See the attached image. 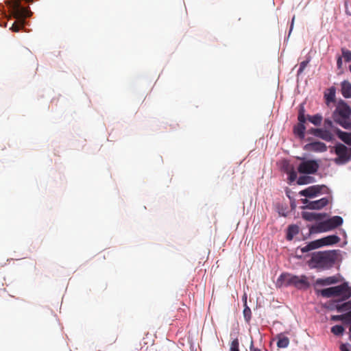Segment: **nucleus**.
<instances>
[{
	"label": "nucleus",
	"instance_id": "1",
	"mask_svg": "<svg viewBox=\"0 0 351 351\" xmlns=\"http://www.w3.org/2000/svg\"><path fill=\"white\" fill-rule=\"evenodd\" d=\"M337 258L335 250L319 251L313 252L308 261L311 268L317 269H328L333 267Z\"/></svg>",
	"mask_w": 351,
	"mask_h": 351
},
{
	"label": "nucleus",
	"instance_id": "2",
	"mask_svg": "<svg viewBox=\"0 0 351 351\" xmlns=\"http://www.w3.org/2000/svg\"><path fill=\"white\" fill-rule=\"evenodd\" d=\"M10 8L17 22H14L10 29L14 32H18L25 23V19L32 16V12L28 8H24L21 4V0H13L10 3Z\"/></svg>",
	"mask_w": 351,
	"mask_h": 351
},
{
	"label": "nucleus",
	"instance_id": "3",
	"mask_svg": "<svg viewBox=\"0 0 351 351\" xmlns=\"http://www.w3.org/2000/svg\"><path fill=\"white\" fill-rule=\"evenodd\" d=\"M351 108L344 101L338 104L333 112L332 118L334 121L345 129H351Z\"/></svg>",
	"mask_w": 351,
	"mask_h": 351
},
{
	"label": "nucleus",
	"instance_id": "4",
	"mask_svg": "<svg viewBox=\"0 0 351 351\" xmlns=\"http://www.w3.org/2000/svg\"><path fill=\"white\" fill-rule=\"evenodd\" d=\"M319 293L324 298L340 297L339 301H344L351 297V287L345 282L340 285L332 287L319 291Z\"/></svg>",
	"mask_w": 351,
	"mask_h": 351
},
{
	"label": "nucleus",
	"instance_id": "5",
	"mask_svg": "<svg viewBox=\"0 0 351 351\" xmlns=\"http://www.w3.org/2000/svg\"><path fill=\"white\" fill-rule=\"evenodd\" d=\"M343 221L341 217L334 216L327 220L318 223L315 226H312L310 228V232L313 233L328 232L340 226Z\"/></svg>",
	"mask_w": 351,
	"mask_h": 351
},
{
	"label": "nucleus",
	"instance_id": "6",
	"mask_svg": "<svg viewBox=\"0 0 351 351\" xmlns=\"http://www.w3.org/2000/svg\"><path fill=\"white\" fill-rule=\"evenodd\" d=\"M298 159L303 160L298 167V171L299 173L303 174H314L318 171L319 165L317 161L315 160H305L300 157H298Z\"/></svg>",
	"mask_w": 351,
	"mask_h": 351
},
{
	"label": "nucleus",
	"instance_id": "7",
	"mask_svg": "<svg viewBox=\"0 0 351 351\" xmlns=\"http://www.w3.org/2000/svg\"><path fill=\"white\" fill-rule=\"evenodd\" d=\"M326 189V186L324 185H313L300 191L299 194L301 196L311 199L319 195L322 193L323 189Z\"/></svg>",
	"mask_w": 351,
	"mask_h": 351
},
{
	"label": "nucleus",
	"instance_id": "8",
	"mask_svg": "<svg viewBox=\"0 0 351 351\" xmlns=\"http://www.w3.org/2000/svg\"><path fill=\"white\" fill-rule=\"evenodd\" d=\"M335 153L339 156V158L336 159L337 162L338 160H340L342 163H346L350 159L347 147L341 143H339L335 146Z\"/></svg>",
	"mask_w": 351,
	"mask_h": 351
},
{
	"label": "nucleus",
	"instance_id": "9",
	"mask_svg": "<svg viewBox=\"0 0 351 351\" xmlns=\"http://www.w3.org/2000/svg\"><path fill=\"white\" fill-rule=\"evenodd\" d=\"M329 202L328 197H323L315 201H311V203L308 206H304L302 207V209L309 210H320L327 206Z\"/></svg>",
	"mask_w": 351,
	"mask_h": 351
},
{
	"label": "nucleus",
	"instance_id": "10",
	"mask_svg": "<svg viewBox=\"0 0 351 351\" xmlns=\"http://www.w3.org/2000/svg\"><path fill=\"white\" fill-rule=\"evenodd\" d=\"M291 285L298 289H306L310 286V284L308 282L307 277L306 276L302 275L298 276L293 275Z\"/></svg>",
	"mask_w": 351,
	"mask_h": 351
},
{
	"label": "nucleus",
	"instance_id": "11",
	"mask_svg": "<svg viewBox=\"0 0 351 351\" xmlns=\"http://www.w3.org/2000/svg\"><path fill=\"white\" fill-rule=\"evenodd\" d=\"M293 275L285 273L282 274L277 280V285L279 287H288L292 285Z\"/></svg>",
	"mask_w": 351,
	"mask_h": 351
},
{
	"label": "nucleus",
	"instance_id": "12",
	"mask_svg": "<svg viewBox=\"0 0 351 351\" xmlns=\"http://www.w3.org/2000/svg\"><path fill=\"white\" fill-rule=\"evenodd\" d=\"M326 216L325 213H315L311 212H302V217L308 221H320Z\"/></svg>",
	"mask_w": 351,
	"mask_h": 351
},
{
	"label": "nucleus",
	"instance_id": "13",
	"mask_svg": "<svg viewBox=\"0 0 351 351\" xmlns=\"http://www.w3.org/2000/svg\"><path fill=\"white\" fill-rule=\"evenodd\" d=\"M306 147L316 152H324L327 150L326 145L319 141L308 143L306 145Z\"/></svg>",
	"mask_w": 351,
	"mask_h": 351
},
{
	"label": "nucleus",
	"instance_id": "14",
	"mask_svg": "<svg viewBox=\"0 0 351 351\" xmlns=\"http://www.w3.org/2000/svg\"><path fill=\"white\" fill-rule=\"evenodd\" d=\"M323 246H324V244L322 242V239H317V240H315L313 241L308 243L306 246H304V247H302L301 249V251H302V252L305 253L308 251H311V250H315V249H317V248H319V247H321Z\"/></svg>",
	"mask_w": 351,
	"mask_h": 351
},
{
	"label": "nucleus",
	"instance_id": "15",
	"mask_svg": "<svg viewBox=\"0 0 351 351\" xmlns=\"http://www.w3.org/2000/svg\"><path fill=\"white\" fill-rule=\"evenodd\" d=\"M339 282V279L337 276H329L325 278H317L316 280V285L326 286L330 285L336 284Z\"/></svg>",
	"mask_w": 351,
	"mask_h": 351
},
{
	"label": "nucleus",
	"instance_id": "16",
	"mask_svg": "<svg viewBox=\"0 0 351 351\" xmlns=\"http://www.w3.org/2000/svg\"><path fill=\"white\" fill-rule=\"evenodd\" d=\"M341 92L343 97L351 98V83L344 80L341 83Z\"/></svg>",
	"mask_w": 351,
	"mask_h": 351
},
{
	"label": "nucleus",
	"instance_id": "17",
	"mask_svg": "<svg viewBox=\"0 0 351 351\" xmlns=\"http://www.w3.org/2000/svg\"><path fill=\"white\" fill-rule=\"evenodd\" d=\"M277 347L278 348H286L289 345V339L285 337L282 333H280L276 336Z\"/></svg>",
	"mask_w": 351,
	"mask_h": 351
},
{
	"label": "nucleus",
	"instance_id": "18",
	"mask_svg": "<svg viewBox=\"0 0 351 351\" xmlns=\"http://www.w3.org/2000/svg\"><path fill=\"white\" fill-rule=\"evenodd\" d=\"M336 134H337L338 137L343 141L345 143H346L348 145H351V132L348 133L346 132H343L339 128L335 129Z\"/></svg>",
	"mask_w": 351,
	"mask_h": 351
},
{
	"label": "nucleus",
	"instance_id": "19",
	"mask_svg": "<svg viewBox=\"0 0 351 351\" xmlns=\"http://www.w3.org/2000/svg\"><path fill=\"white\" fill-rule=\"evenodd\" d=\"M316 132L318 133L317 137L321 138L326 141L330 142L333 139V135L332 133L326 129L320 128L319 130H316Z\"/></svg>",
	"mask_w": 351,
	"mask_h": 351
},
{
	"label": "nucleus",
	"instance_id": "20",
	"mask_svg": "<svg viewBox=\"0 0 351 351\" xmlns=\"http://www.w3.org/2000/svg\"><path fill=\"white\" fill-rule=\"evenodd\" d=\"M324 246L332 245L339 242L340 238L337 235H329L322 238Z\"/></svg>",
	"mask_w": 351,
	"mask_h": 351
},
{
	"label": "nucleus",
	"instance_id": "21",
	"mask_svg": "<svg viewBox=\"0 0 351 351\" xmlns=\"http://www.w3.org/2000/svg\"><path fill=\"white\" fill-rule=\"evenodd\" d=\"M299 233V227L296 225H291L288 227L287 239L291 241L293 237Z\"/></svg>",
	"mask_w": 351,
	"mask_h": 351
},
{
	"label": "nucleus",
	"instance_id": "22",
	"mask_svg": "<svg viewBox=\"0 0 351 351\" xmlns=\"http://www.w3.org/2000/svg\"><path fill=\"white\" fill-rule=\"evenodd\" d=\"M305 130H306V127L302 123H298V125H295L293 129V132H294L295 134H296L300 138H304Z\"/></svg>",
	"mask_w": 351,
	"mask_h": 351
},
{
	"label": "nucleus",
	"instance_id": "23",
	"mask_svg": "<svg viewBox=\"0 0 351 351\" xmlns=\"http://www.w3.org/2000/svg\"><path fill=\"white\" fill-rule=\"evenodd\" d=\"M308 120L312 123L313 125L318 126L321 125L322 121V116L319 114H316L315 115L311 116L308 115Z\"/></svg>",
	"mask_w": 351,
	"mask_h": 351
},
{
	"label": "nucleus",
	"instance_id": "24",
	"mask_svg": "<svg viewBox=\"0 0 351 351\" xmlns=\"http://www.w3.org/2000/svg\"><path fill=\"white\" fill-rule=\"evenodd\" d=\"M313 182H314V178L311 176H300L297 180V183L299 185L307 184L309 183H312Z\"/></svg>",
	"mask_w": 351,
	"mask_h": 351
},
{
	"label": "nucleus",
	"instance_id": "25",
	"mask_svg": "<svg viewBox=\"0 0 351 351\" xmlns=\"http://www.w3.org/2000/svg\"><path fill=\"white\" fill-rule=\"evenodd\" d=\"M336 309L338 312H344L351 310V301L344 302L341 304H337Z\"/></svg>",
	"mask_w": 351,
	"mask_h": 351
},
{
	"label": "nucleus",
	"instance_id": "26",
	"mask_svg": "<svg viewBox=\"0 0 351 351\" xmlns=\"http://www.w3.org/2000/svg\"><path fill=\"white\" fill-rule=\"evenodd\" d=\"M344 331V328L341 325H335L331 328V332L335 335H341Z\"/></svg>",
	"mask_w": 351,
	"mask_h": 351
},
{
	"label": "nucleus",
	"instance_id": "27",
	"mask_svg": "<svg viewBox=\"0 0 351 351\" xmlns=\"http://www.w3.org/2000/svg\"><path fill=\"white\" fill-rule=\"evenodd\" d=\"M245 308L243 309V316L245 318V320L247 322H250L252 317V311L250 307L247 306L246 304H245Z\"/></svg>",
	"mask_w": 351,
	"mask_h": 351
},
{
	"label": "nucleus",
	"instance_id": "28",
	"mask_svg": "<svg viewBox=\"0 0 351 351\" xmlns=\"http://www.w3.org/2000/svg\"><path fill=\"white\" fill-rule=\"evenodd\" d=\"M342 56L346 62L351 61V51L345 48L341 49Z\"/></svg>",
	"mask_w": 351,
	"mask_h": 351
},
{
	"label": "nucleus",
	"instance_id": "29",
	"mask_svg": "<svg viewBox=\"0 0 351 351\" xmlns=\"http://www.w3.org/2000/svg\"><path fill=\"white\" fill-rule=\"evenodd\" d=\"M239 341L237 338L234 339L230 343V351H239Z\"/></svg>",
	"mask_w": 351,
	"mask_h": 351
},
{
	"label": "nucleus",
	"instance_id": "30",
	"mask_svg": "<svg viewBox=\"0 0 351 351\" xmlns=\"http://www.w3.org/2000/svg\"><path fill=\"white\" fill-rule=\"evenodd\" d=\"M327 103L335 101V92L334 88H331L328 94L325 95Z\"/></svg>",
	"mask_w": 351,
	"mask_h": 351
},
{
	"label": "nucleus",
	"instance_id": "31",
	"mask_svg": "<svg viewBox=\"0 0 351 351\" xmlns=\"http://www.w3.org/2000/svg\"><path fill=\"white\" fill-rule=\"evenodd\" d=\"M287 173L289 175V180L290 182H293L297 178V173L295 171L293 167H291L290 170L287 171Z\"/></svg>",
	"mask_w": 351,
	"mask_h": 351
},
{
	"label": "nucleus",
	"instance_id": "32",
	"mask_svg": "<svg viewBox=\"0 0 351 351\" xmlns=\"http://www.w3.org/2000/svg\"><path fill=\"white\" fill-rule=\"evenodd\" d=\"M331 320L343 321L344 323H347L346 313L340 315H332Z\"/></svg>",
	"mask_w": 351,
	"mask_h": 351
},
{
	"label": "nucleus",
	"instance_id": "33",
	"mask_svg": "<svg viewBox=\"0 0 351 351\" xmlns=\"http://www.w3.org/2000/svg\"><path fill=\"white\" fill-rule=\"evenodd\" d=\"M308 63V60H305V61H303L300 64V67H299V69L298 71V74H301L304 70L305 69L306 66H307Z\"/></svg>",
	"mask_w": 351,
	"mask_h": 351
},
{
	"label": "nucleus",
	"instance_id": "34",
	"mask_svg": "<svg viewBox=\"0 0 351 351\" xmlns=\"http://www.w3.org/2000/svg\"><path fill=\"white\" fill-rule=\"evenodd\" d=\"M298 119V121H299L298 123H302V124L304 125V123L306 122V117L304 116L303 110H300V111Z\"/></svg>",
	"mask_w": 351,
	"mask_h": 351
},
{
	"label": "nucleus",
	"instance_id": "35",
	"mask_svg": "<svg viewBox=\"0 0 351 351\" xmlns=\"http://www.w3.org/2000/svg\"><path fill=\"white\" fill-rule=\"evenodd\" d=\"M324 125L326 130L327 128H332L333 127V123L331 120L326 119L324 120Z\"/></svg>",
	"mask_w": 351,
	"mask_h": 351
},
{
	"label": "nucleus",
	"instance_id": "36",
	"mask_svg": "<svg viewBox=\"0 0 351 351\" xmlns=\"http://www.w3.org/2000/svg\"><path fill=\"white\" fill-rule=\"evenodd\" d=\"M349 346H350L349 344L342 343L340 346V350L341 351H350Z\"/></svg>",
	"mask_w": 351,
	"mask_h": 351
},
{
	"label": "nucleus",
	"instance_id": "37",
	"mask_svg": "<svg viewBox=\"0 0 351 351\" xmlns=\"http://www.w3.org/2000/svg\"><path fill=\"white\" fill-rule=\"evenodd\" d=\"M347 323H351V310L346 313Z\"/></svg>",
	"mask_w": 351,
	"mask_h": 351
},
{
	"label": "nucleus",
	"instance_id": "38",
	"mask_svg": "<svg viewBox=\"0 0 351 351\" xmlns=\"http://www.w3.org/2000/svg\"><path fill=\"white\" fill-rule=\"evenodd\" d=\"M320 128H311L309 132L311 134H313L315 136H317L318 133L316 132V130H319Z\"/></svg>",
	"mask_w": 351,
	"mask_h": 351
},
{
	"label": "nucleus",
	"instance_id": "39",
	"mask_svg": "<svg viewBox=\"0 0 351 351\" xmlns=\"http://www.w3.org/2000/svg\"><path fill=\"white\" fill-rule=\"evenodd\" d=\"M301 202H302L303 204H304L305 206H308V205L310 204V203H311V201L308 200V199H307V197H306V198H304V199H301Z\"/></svg>",
	"mask_w": 351,
	"mask_h": 351
},
{
	"label": "nucleus",
	"instance_id": "40",
	"mask_svg": "<svg viewBox=\"0 0 351 351\" xmlns=\"http://www.w3.org/2000/svg\"><path fill=\"white\" fill-rule=\"evenodd\" d=\"M250 351H261L259 348H254L253 345V341H252L250 346Z\"/></svg>",
	"mask_w": 351,
	"mask_h": 351
},
{
	"label": "nucleus",
	"instance_id": "41",
	"mask_svg": "<svg viewBox=\"0 0 351 351\" xmlns=\"http://www.w3.org/2000/svg\"><path fill=\"white\" fill-rule=\"evenodd\" d=\"M337 64L338 68H341L342 65V58L341 56H339L337 61Z\"/></svg>",
	"mask_w": 351,
	"mask_h": 351
},
{
	"label": "nucleus",
	"instance_id": "42",
	"mask_svg": "<svg viewBox=\"0 0 351 351\" xmlns=\"http://www.w3.org/2000/svg\"><path fill=\"white\" fill-rule=\"evenodd\" d=\"M294 20H295V16H293V19H292V23H291V25L290 31H291V30H292V27H293V21H294Z\"/></svg>",
	"mask_w": 351,
	"mask_h": 351
},
{
	"label": "nucleus",
	"instance_id": "43",
	"mask_svg": "<svg viewBox=\"0 0 351 351\" xmlns=\"http://www.w3.org/2000/svg\"><path fill=\"white\" fill-rule=\"evenodd\" d=\"M243 300H245V304H246V300H247V296H246V295H245L243 296Z\"/></svg>",
	"mask_w": 351,
	"mask_h": 351
},
{
	"label": "nucleus",
	"instance_id": "44",
	"mask_svg": "<svg viewBox=\"0 0 351 351\" xmlns=\"http://www.w3.org/2000/svg\"><path fill=\"white\" fill-rule=\"evenodd\" d=\"M25 1H26L27 2H28V3H32V2H33V0H25Z\"/></svg>",
	"mask_w": 351,
	"mask_h": 351
},
{
	"label": "nucleus",
	"instance_id": "45",
	"mask_svg": "<svg viewBox=\"0 0 351 351\" xmlns=\"http://www.w3.org/2000/svg\"><path fill=\"white\" fill-rule=\"evenodd\" d=\"M350 71L351 73V64L350 65Z\"/></svg>",
	"mask_w": 351,
	"mask_h": 351
}]
</instances>
